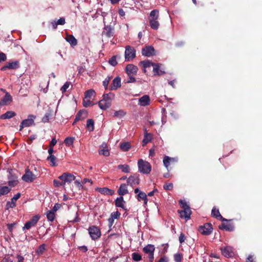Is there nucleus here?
<instances>
[{"label": "nucleus", "instance_id": "09e8293b", "mask_svg": "<svg viewBox=\"0 0 262 262\" xmlns=\"http://www.w3.org/2000/svg\"><path fill=\"white\" fill-rule=\"evenodd\" d=\"M132 258L134 261H138L142 259V256L138 253L134 252L132 254Z\"/></svg>", "mask_w": 262, "mask_h": 262}, {"label": "nucleus", "instance_id": "f3484780", "mask_svg": "<svg viewBox=\"0 0 262 262\" xmlns=\"http://www.w3.org/2000/svg\"><path fill=\"white\" fill-rule=\"evenodd\" d=\"M88 116V112L85 110H80L76 114L73 124H75L79 120L84 119Z\"/></svg>", "mask_w": 262, "mask_h": 262}, {"label": "nucleus", "instance_id": "de8ad7c7", "mask_svg": "<svg viewBox=\"0 0 262 262\" xmlns=\"http://www.w3.org/2000/svg\"><path fill=\"white\" fill-rule=\"evenodd\" d=\"M95 94L94 90L91 89L86 91L84 94L85 99H90Z\"/></svg>", "mask_w": 262, "mask_h": 262}, {"label": "nucleus", "instance_id": "473e14b6", "mask_svg": "<svg viewBox=\"0 0 262 262\" xmlns=\"http://www.w3.org/2000/svg\"><path fill=\"white\" fill-rule=\"evenodd\" d=\"M139 64L142 66L144 68V72L146 73V68L152 66L154 62H152L149 60H146L140 61Z\"/></svg>", "mask_w": 262, "mask_h": 262}, {"label": "nucleus", "instance_id": "e433bc0d", "mask_svg": "<svg viewBox=\"0 0 262 262\" xmlns=\"http://www.w3.org/2000/svg\"><path fill=\"white\" fill-rule=\"evenodd\" d=\"M11 191V189L8 186H0V196L7 194Z\"/></svg>", "mask_w": 262, "mask_h": 262}, {"label": "nucleus", "instance_id": "0eeeda50", "mask_svg": "<svg viewBox=\"0 0 262 262\" xmlns=\"http://www.w3.org/2000/svg\"><path fill=\"white\" fill-rule=\"evenodd\" d=\"M40 217V216L39 214L33 216L30 220L25 223V226L23 227V229L29 230L31 227L35 226Z\"/></svg>", "mask_w": 262, "mask_h": 262}, {"label": "nucleus", "instance_id": "864d4df0", "mask_svg": "<svg viewBox=\"0 0 262 262\" xmlns=\"http://www.w3.org/2000/svg\"><path fill=\"white\" fill-rule=\"evenodd\" d=\"M183 255L180 253H176L174 255V260L176 262H181Z\"/></svg>", "mask_w": 262, "mask_h": 262}, {"label": "nucleus", "instance_id": "aec40b11", "mask_svg": "<svg viewBox=\"0 0 262 262\" xmlns=\"http://www.w3.org/2000/svg\"><path fill=\"white\" fill-rule=\"evenodd\" d=\"M150 98L148 95H145L139 98L138 104L143 106L148 105L150 104Z\"/></svg>", "mask_w": 262, "mask_h": 262}, {"label": "nucleus", "instance_id": "c03bdc74", "mask_svg": "<svg viewBox=\"0 0 262 262\" xmlns=\"http://www.w3.org/2000/svg\"><path fill=\"white\" fill-rule=\"evenodd\" d=\"M101 147H102V148L99 150V155H101L106 157L109 156L110 151L108 149L106 148V147H104L103 145L101 146Z\"/></svg>", "mask_w": 262, "mask_h": 262}, {"label": "nucleus", "instance_id": "6e6d98bb", "mask_svg": "<svg viewBox=\"0 0 262 262\" xmlns=\"http://www.w3.org/2000/svg\"><path fill=\"white\" fill-rule=\"evenodd\" d=\"M173 187V184L171 183H166L163 186V188L165 190H171L172 189Z\"/></svg>", "mask_w": 262, "mask_h": 262}, {"label": "nucleus", "instance_id": "a18cd8bd", "mask_svg": "<svg viewBox=\"0 0 262 262\" xmlns=\"http://www.w3.org/2000/svg\"><path fill=\"white\" fill-rule=\"evenodd\" d=\"M74 140V137H69L64 139V143H65L66 146H70L73 144Z\"/></svg>", "mask_w": 262, "mask_h": 262}, {"label": "nucleus", "instance_id": "bb28decb", "mask_svg": "<svg viewBox=\"0 0 262 262\" xmlns=\"http://www.w3.org/2000/svg\"><path fill=\"white\" fill-rule=\"evenodd\" d=\"M98 105L101 110H105L111 106V103L102 99L98 102Z\"/></svg>", "mask_w": 262, "mask_h": 262}, {"label": "nucleus", "instance_id": "5701e85b", "mask_svg": "<svg viewBox=\"0 0 262 262\" xmlns=\"http://www.w3.org/2000/svg\"><path fill=\"white\" fill-rule=\"evenodd\" d=\"M160 64L154 63L153 67V73L154 76H160L164 74V72L160 69Z\"/></svg>", "mask_w": 262, "mask_h": 262}, {"label": "nucleus", "instance_id": "338daca9", "mask_svg": "<svg viewBox=\"0 0 262 262\" xmlns=\"http://www.w3.org/2000/svg\"><path fill=\"white\" fill-rule=\"evenodd\" d=\"M185 235L184 233H181L179 236V242L181 244H182L185 242Z\"/></svg>", "mask_w": 262, "mask_h": 262}, {"label": "nucleus", "instance_id": "6ab92c4d", "mask_svg": "<svg viewBox=\"0 0 262 262\" xmlns=\"http://www.w3.org/2000/svg\"><path fill=\"white\" fill-rule=\"evenodd\" d=\"M178 213L180 214L181 218H184L186 221L190 218L191 214V211L190 209H187L185 210H178Z\"/></svg>", "mask_w": 262, "mask_h": 262}, {"label": "nucleus", "instance_id": "412c9836", "mask_svg": "<svg viewBox=\"0 0 262 262\" xmlns=\"http://www.w3.org/2000/svg\"><path fill=\"white\" fill-rule=\"evenodd\" d=\"M96 190L102 194L113 195L115 193V191L107 187L97 188Z\"/></svg>", "mask_w": 262, "mask_h": 262}, {"label": "nucleus", "instance_id": "e2e57ef3", "mask_svg": "<svg viewBox=\"0 0 262 262\" xmlns=\"http://www.w3.org/2000/svg\"><path fill=\"white\" fill-rule=\"evenodd\" d=\"M57 24L58 25H63L65 24V19L64 17H61L56 22Z\"/></svg>", "mask_w": 262, "mask_h": 262}, {"label": "nucleus", "instance_id": "8fccbe9b", "mask_svg": "<svg viewBox=\"0 0 262 262\" xmlns=\"http://www.w3.org/2000/svg\"><path fill=\"white\" fill-rule=\"evenodd\" d=\"M179 203L181 207L183 209L182 210L190 209L187 203L182 200H180L179 201Z\"/></svg>", "mask_w": 262, "mask_h": 262}, {"label": "nucleus", "instance_id": "052dcab7", "mask_svg": "<svg viewBox=\"0 0 262 262\" xmlns=\"http://www.w3.org/2000/svg\"><path fill=\"white\" fill-rule=\"evenodd\" d=\"M120 216V213L118 211L113 212L111 214V217L114 219H117Z\"/></svg>", "mask_w": 262, "mask_h": 262}, {"label": "nucleus", "instance_id": "0e129e2a", "mask_svg": "<svg viewBox=\"0 0 262 262\" xmlns=\"http://www.w3.org/2000/svg\"><path fill=\"white\" fill-rule=\"evenodd\" d=\"M7 60V56L6 55L3 53H0V62L2 61H5Z\"/></svg>", "mask_w": 262, "mask_h": 262}, {"label": "nucleus", "instance_id": "5fc2aeb1", "mask_svg": "<svg viewBox=\"0 0 262 262\" xmlns=\"http://www.w3.org/2000/svg\"><path fill=\"white\" fill-rule=\"evenodd\" d=\"M125 113L122 110L116 111L114 113V116L116 117L121 118L125 115Z\"/></svg>", "mask_w": 262, "mask_h": 262}, {"label": "nucleus", "instance_id": "7ed1b4c3", "mask_svg": "<svg viewBox=\"0 0 262 262\" xmlns=\"http://www.w3.org/2000/svg\"><path fill=\"white\" fill-rule=\"evenodd\" d=\"M136 57V50L134 47L127 46L125 47V60L129 61Z\"/></svg>", "mask_w": 262, "mask_h": 262}, {"label": "nucleus", "instance_id": "bf43d9fd", "mask_svg": "<svg viewBox=\"0 0 262 262\" xmlns=\"http://www.w3.org/2000/svg\"><path fill=\"white\" fill-rule=\"evenodd\" d=\"M110 79L111 77H107L103 81V85L104 86L105 90H107L108 89V85L110 83Z\"/></svg>", "mask_w": 262, "mask_h": 262}, {"label": "nucleus", "instance_id": "dca6fc26", "mask_svg": "<svg viewBox=\"0 0 262 262\" xmlns=\"http://www.w3.org/2000/svg\"><path fill=\"white\" fill-rule=\"evenodd\" d=\"M142 54L146 57L155 55V50L152 46H146L142 49Z\"/></svg>", "mask_w": 262, "mask_h": 262}, {"label": "nucleus", "instance_id": "c85d7f7f", "mask_svg": "<svg viewBox=\"0 0 262 262\" xmlns=\"http://www.w3.org/2000/svg\"><path fill=\"white\" fill-rule=\"evenodd\" d=\"M127 185L125 184H122L120 185L118 190V193L119 195L122 196L128 193Z\"/></svg>", "mask_w": 262, "mask_h": 262}, {"label": "nucleus", "instance_id": "69168bd1", "mask_svg": "<svg viewBox=\"0 0 262 262\" xmlns=\"http://www.w3.org/2000/svg\"><path fill=\"white\" fill-rule=\"evenodd\" d=\"M61 207V205L58 203H56L51 211H53L54 213L56 212Z\"/></svg>", "mask_w": 262, "mask_h": 262}, {"label": "nucleus", "instance_id": "9b49d317", "mask_svg": "<svg viewBox=\"0 0 262 262\" xmlns=\"http://www.w3.org/2000/svg\"><path fill=\"white\" fill-rule=\"evenodd\" d=\"M20 63L18 60L7 62L5 66L1 69V71H4L7 70H16L19 68Z\"/></svg>", "mask_w": 262, "mask_h": 262}, {"label": "nucleus", "instance_id": "4be33fe9", "mask_svg": "<svg viewBox=\"0 0 262 262\" xmlns=\"http://www.w3.org/2000/svg\"><path fill=\"white\" fill-rule=\"evenodd\" d=\"M21 194L17 193L16 194L12 199L11 202H8L7 203V207L8 208H13L15 206L16 201L20 197Z\"/></svg>", "mask_w": 262, "mask_h": 262}, {"label": "nucleus", "instance_id": "49530a36", "mask_svg": "<svg viewBox=\"0 0 262 262\" xmlns=\"http://www.w3.org/2000/svg\"><path fill=\"white\" fill-rule=\"evenodd\" d=\"M52 116V113H51V111H50L48 112H47L45 116L43 117V118H42V121L43 122V123H47V122H48L49 121V119H50V118Z\"/></svg>", "mask_w": 262, "mask_h": 262}, {"label": "nucleus", "instance_id": "f8f14e48", "mask_svg": "<svg viewBox=\"0 0 262 262\" xmlns=\"http://www.w3.org/2000/svg\"><path fill=\"white\" fill-rule=\"evenodd\" d=\"M36 178V176L29 169L25 170V173L22 177V180L26 182H32Z\"/></svg>", "mask_w": 262, "mask_h": 262}, {"label": "nucleus", "instance_id": "ea45409f", "mask_svg": "<svg viewBox=\"0 0 262 262\" xmlns=\"http://www.w3.org/2000/svg\"><path fill=\"white\" fill-rule=\"evenodd\" d=\"M120 147L123 151H127L130 148L131 146L129 142H123L120 144Z\"/></svg>", "mask_w": 262, "mask_h": 262}, {"label": "nucleus", "instance_id": "393cba45", "mask_svg": "<svg viewBox=\"0 0 262 262\" xmlns=\"http://www.w3.org/2000/svg\"><path fill=\"white\" fill-rule=\"evenodd\" d=\"M66 40L72 47H74L77 45V40L73 35L67 34Z\"/></svg>", "mask_w": 262, "mask_h": 262}, {"label": "nucleus", "instance_id": "3c124183", "mask_svg": "<svg viewBox=\"0 0 262 262\" xmlns=\"http://www.w3.org/2000/svg\"><path fill=\"white\" fill-rule=\"evenodd\" d=\"M211 215L213 217H214L216 219L219 218V216H221V214L219 211V210L216 209L214 207L212 209Z\"/></svg>", "mask_w": 262, "mask_h": 262}, {"label": "nucleus", "instance_id": "a19ab883", "mask_svg": "<svg viewBox=\"0 0 262 262\" xmlns=\"http://www.w3.org/2000/svg\"><path fill=\"white\" fill-rule=\"evenodd\" d=\"M152 139V135L151 134L145 133L144 136V139L142 141L143 145L146 144Z\"/></svg>", "mask_w": 262, "mask_h": 262}, {"label": "nucleus", "instance_id": "1a4fd4ad", "mask_svg": "<svg viewBox=\"0 0 262 262\" xmlns=\"http://www.w3.org/2000/svg\"><path fill=\"white\" fill-rule=\"evenodd\" d=\"M140 180L139 178V174L138 173H134L127 179V185H130L134 187L135 186L140 184Z\"/></svg>", "mask_w": 262, "mask_h": 262}, {"label": "nucleus", "instance_id": "20e7f679", "mask_svg": "<svg viewBox=\"0 0 262 262\" xmlns=\"http://www.w3.org/2000/svg\"><path fill=\"white\" fill-rule=\"evenodd\" d=\"M88 231L91 237L93 240L97 239L101 235L100 229L98 227L96 226H92L90 227Z\"/></svg>", "mask_w": 262, "mask_h": 262}, {"label": "nucleus", "instance_id": "9d476101", "mask_svg": "<svg viewBox=\"0 0 262 262\" xmlns=\"http://www.w3.org/2000/svg\"><path fill=\"white\" fill-rule=\"evenodd\" d=\"M1 91L5 93V95L0 101V107L9 105L13 100L12 96L5 89H2Z\"/></svg>", "mask_w": 262, "mask_h": 262}, {"label": "nucleus", "instance_id": "6e6552de", "mask_svg": "<svg viewBox=\"0 0 262 262\" xmlns=\"http://www.w3.org/2000/svg\"><path fill=\"white\" fill-rule=\"evenodd\" d=\"M75 178L76 177L73 174L69 172H64L58 177V179L63 181L64 185L67 183L68 184L71 183L75 180Z\"/></svg>", "mask_w": 262, "mask_h": 262}, {"label": "nucleus", "instance_id": "79ce46f5", "mask_svg": "<svg viewBox=\"0 0 262 262\" xmlns=\"http://www.w3.org/2000/svg\"><path fill=\"white\" fill-rule=\"evenodd\" d=\"M46 250V245L42 244L40 245L38 249L36 250V253L38 255H41L44 251Z\"/></svg>", "mask_w": 262, "mask_h": 262}, {"label": "nucleus", "instance_id": "13d9d810", "mask_svg": "<svg viewBox=\"0 0 262 262\" xmlns=\"http://www.w3.org/2000/svg\"><path fill=\"white\" fill-rule=\"evenodd\" d=\"M70 86V82H66L63 85L61 88L60 91L62 93H65L67 91V90L69 88Z\"/></svg>", "mask_w": 262, "mask_h": 262}, {"label": "nucleus", "instance_id": "774afa93", "mask_svg": "<svg viewBox=\"0 0 262 262\" xmlns=\"http://www.w3.org/2000/svg\"><path fill=\"white\" fill-rule=\"evenodd\" d=\"M128 79H127V83H133L136 82V78L134 77V76L128 75Z\"/></svg>", "mask_w": 262, "mask_h": 262}, {"label": "nucleus", "instance_id": "4468645a", "mask_svg": "<svg viewBox=\"0 0 262 262\" xmlns=\"http://www.w3.org/2000/svg\"><path fill=\"white\" fill-rule=\"evenodd\" d=\"M35 116L33 115H30L28 118L23 120L20 125V130H21L24 127L31 126L34 124V119Z\"/></svg>", "mask_w": 262, "mask_h": 262}, {"label": "nucleus", "instance_id": "c9c22d12", "mask_svg": "<svg viewBox=\"0 0 262 262\" xmlns=\"http://www.w3.org/2000/svg\"><path fill=\"white\" fill-rule=\"evenodd\" d=\"M172 160L173 161L174 159L170 158L167 156H165L163 159V164L168 170V167L170 165V162Z\"/></svg>", "mask_w": 262, "mask_h": 262}, {"label": "nucleus", "instance_id": "7c9ffc66", "mask_svg": "<svg viewBox=\"0 0 262 262\" xmlns=\"http://www.w3.org/2000/svg\"><path fill=\"white\" fill-rule=\"evenodd\" d=\"M137 199L139 201H141V200L144 201V203L145 205L147 204L148 200L147 198V195L144 192H140L137 195Z\"/></svg>", "mask_w": 262, "mask_h": 262}, {"label": "nucleus", "instance_id": "f03ea898", "mask_svg": "<svg viewBox=\"0 0 262 262\" xmlns=\"http://www.w3.org/2000/svg\"><path fill=\"white\" fill-rule=\"evenodd\" d=\"M139 171L143 174H149L151 170L150 164L143 159H139L138 161Z\"/></svg>", "mask_w": 262, "mask_h": 262}, {"label": "nucleus", "instance_id": "2f4dec72", "mask_svg": "<svg viewBox=\"0 0 262 262\" xmlns=\"http://www.w3.org/2000/svg\"><path fill=\"white\" fill-rule=\"evenodd\" d=\"M121 56L119 55H116L112 56L108 60V63L110 64L113 67H115L117 65L118 62L117 61V59H120Z\"/></svg>", "mask_w": 262, "mask_h": 262}, {"label": "nucleus", "instance_id": "a878e982", "mask_svg": "<svg viewBox=\"0 0 262 262\" xmlns=\"http://www.w3.org/2000/svg\"><path fill=\"white\" fill-rule=\"evenodd\" d=\"M115 202L116 207H121L125 211H127V209L125 208L124 205V204L125 203V202L124 201L123 196H121L119 198H117Z\"/></svg>", "mask_w": 262, "mask_h": 262}, {"label": "nucleus", "instance_id": "72a5a7b5", "mask_svg": "<svg viewBox=\"0 0 262 262\" xmlns=\"http://www.w3.org/2000/svg\"><path fill=\"white\" fill-rule=\"evenodd\" d=\"M47 160L50 162V165L51 166H56L57 165V163H56V158L53 155H49L47 157Z\"/></svg>", "mask_w": 262, "mask_h": 262}, {"label": "nucleus", "instance_id": "f257e3e1", "mask_svg": "<svg viewBox=\"0 0 262 262\" xmlns=\"http://www.w3.org/2000/svg\"><path fill=\"white\" fill-rule=\"evenodd\" d=\"M159 16V11L155 9L152 10L149 14V20L151 28L157 30L159 28L160 24L158 21Z\"/></svg>", "mask_w": 262, "mask_h": 262}, {"label": "nucleus", "instance_id": "c756f323", "mask_svg": "<svg viewBox=\"0 0 262 262\" xmlns=\"http://www.w3.org/2000/svg\"><path fill=\"white\" fill-rule=\"evenodd\" d=\"M16 115V113L13 111H7L4 114L0 116L1 119H10Z\"/></svg>", "mask_w": 262, "mask_h": 262}, {"label": "nucleus", "instance_id": "cd10ccee", "mask_svg": "<svg viewBox=\"0 0 262 262\" xmlns=\"http://www.w3.org/2000/svg\"><path fill=\"white\" fill-rule=\"evenodd\" d=\"M222 254L226 257H232L233 255L232 249L231 247H227L222 250Z\"/></svg>", "mask_w": 262, "mask_h": 262}, {"label": "nucleus", "instance_id": "39448f33", "mask_svg": "<svg viewBox=\"0 0 262 262\" xmlns=\"http://www.w3.org/2000/svg\"><path fill=\"white\" fill-rule=\"evenodd\" d=\"M155 250V246L151 244H148L143 248V252L148 254L149 260L150 262H152L154 260Z\"/></svg>", "mask_w": 262, "mask_h": 262}, {"label": "nucleus", "instance_id": "680f3d73", "mask_svg": "<svg viewBox=\"0 0 262 262\" xmlns=\"http://www.w3.org/2000/svg\"><path fill=\"white\" fill-rule=\"evenodd\" d=\"M18 182L17 180L9 181L8 185L10 187H14L18 184Z\"/></svg>", "mask_w": 262, "mask_h": 262}, {"label": "nucleus", "instance_id": "a211bd4d", "mask_svg": "<svg viewBox=\"0 0 262 262\" xmlns=\"http://www.w3.org/2000/svg\"><path fill=\"white\" fill-rule=\"evenodd\" d=\"M121 86V78L119 77L115 78L111 84V86L108 88L110 90H116Z\"/></svg>", "mask_w": 262, "mask_h": 262}, {"label": "nucleus", "instance_id": "58836bf2", "mask_svg": "<svg viewBox=\"0 0 262 262\" xmlns=\"http://www.w3.org/2000/svg\"><path fill=\"white\" fill-rule=\"evenodd\" d=\"M103 100H105L107 101H109L111 103L112 99H114L115 97V95L112 93H109L108 94H103Z\"/></svg>", "mask_w": 262, "mask_h": 262}, {"label": "nucleus", "instance_id": "ddd939ff", "mask_svg": "<svg viewBox=\"0 0 262 262\" xmlns=\"http://www.w3.org/2000/svg\"><path fill=\"white\" fill-rule=\"evenodd\" d=\"M115 33V30L111 25L105 26L102 32V36H105L107 38L113 37Z\"/></svg>", "mask_w": 262, "mask_h": 262}, {"label": "nucleus", "instance_id": "4d7b16f0", "mask_svg": "<svg viewBox=\"0 0 262 262\" xmlns=\"http://www.w3.org/2000/svg\"><path fill=\"white\" fill-rule=\"evenodd\" d=\"M53 184L55 187L64 186L62 181H60L57 180H54Z\"/></svg>", "mask_w": 262, "mask_h": 262}, {"label": "nucleus", "instance_id": "423d86ee", "mask_svg": "<svg viewBox=\"0 0 262 262\" xmlns=\"http://www.w3.org/2000/svg\"><path fill=\"white\" fill-rule=\"evenodd\" d=\"M213 230L211 223H205L203 226H199L198 231L203 235H208L211 233Z\"/></svg>", "mask_w": 262, "mask_h": 262}, {"label": "nucleus", "instance_id": "f704fd0d", "mask_svg": "<svg viewBox=\"0 0 262 262\" xmlns=\"http://www.w3.org/2000/svg\"><path fill=\"white\" fill-rule=\"evenodd\" d=\"M118 168L124 173H129L130 172V167L128 165L120 164L118 166Z\"/></svg>", "mask_w": 262, "mask_h": 262}, {"label": "nucleus", "instance_id": "37998d69", "mask_svg": "<svg viewBox=\"0 0 262 262\" xmlns=\"http://www.w3.org/2000/svg\"><path fill=\"white\" fill-rule=\"evenodd\" d=\"M47 217L49 222H53L55 217V213L51 210H49L47 212Z\"/></svg>", "mask_w": 262, "mask_h": 262}, {"label": "nucleus", "instance_id": "2eb2a0df", "mask_svg": "<svg viewBox=\"0 0 262 262\" xmlns=\"http://www.w3.org/2000/svg\"><path fill=\"white\" fill-rule=\"evenodd\" d=\"M138 71V68L133 64H128L125 69L127 75L135 76L137 74Z\"/></svg>", "mask_w": 262, "mask_h": 262}, {"label": "nucleus", "instance_id": "4c0bfd02", "mask_svg": "<svg viewBox=\"0 0 262 262\" xmlns=\"http://www.w3.org/2000/svg\"><path fill=\"white\" fill-rule=\"evenodd\" d=\"M86 127L90 131H93L94 129V121L92 119L87 120Z\"/></svg>", "mask_w": 262, "mask_h": 262}, {"label": "nucleus", "instance_id": "603ef678", "mask_svg": "<svg viewBox=\"0 0 262 262\" xmlns=\"http://www.w3.org/2000/svg\"><path fill=\"white\" fill-rule=\"evenodd\" d=\"M83 105L84 107H88L93 105L94 103L90 101V99H85L84 98L83 100Z\"/></svg>", "mask_w": 262, "mask_h": 262}, {"label": "nucleus", "instance_id": "b1692460", "mask_svg": "<svg viewBox=\"0 0 262 262\" xmlns=\"http://www.w3.org/2000/svg\"><path fill=\"white\" fill-rule=\"evenodd\" d=\"M219 228L221 230H225L227 231L231 232L234 230V226L231 223H222V225L219 226Z\"/></svg>", "mask_w": 262, "mask_h": 262}]
</instances>
